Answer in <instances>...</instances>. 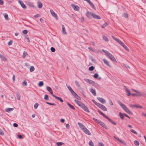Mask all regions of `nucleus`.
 Returning a JSON list of instances; mask_svg holds the SVG:
<instances>
[{
    "label": "nucleus",
    "instance_id": "774afa93",
    "mask_svg": "<svg viewBox=\"0 0 146 146\" xmlns=\"http://www.w3.org/2000/svg\"><path fill=\"white\" fill-rule=\"evenodd\" d=\"M12 44V41L11 40L9 41L8 43V44L9 45H11Z\"/></svg>",
    "mask_w": 146,
    "mask_h": 146
},
{
    "label": "nucleus",
    "instance_id": "473e14b6",
    "mask_svg": "<svg viewBox=\"0 0 146 146\" xmlns=\"http://www.w3.org/2000/svg\"><path fill=\"white\" fill-rule=\"evenodd\" d=\"M103 38L104 40L106 41H108L109 40L108 38L104 35H103Z\"/></svg>",
    "mask_w": 146,
    "mask_h": 146
},
{
    "label": "nucleus",
    "instance_id": "603ef678",
    "mask_svg": "<svg viewBox=\"0 0 146 146\" xmlns=\"http://www.w3.org/2000/svg\"><path fill=\"white\" fill-rule=\"evenodd\" d=\"M44 99L46 100H48V96L47 95L45 94L44 95Z\"/></svg>",
    "mask_w": 146,
    "mask_h": 146
},
{
    "label": "nucleus",
    "instance_id": "aec40b11",
    "mask_svg": "<svg viewBox=\"0 0 146 146\" xmlns=\"http://www.w3.org/2000/svg\"><path fill=\"white\" fill-rule=\"evenodd\" d=\"M112 37L114 40H115L116 42H117L119 44H121L122 42L121 41V40H119L116 38L114 37L113 36H112Z\"/></svg>",
    "mask_w": 146,
    "mask_h": 146
},
{
    "label": "nucleus",
    "instance_id": "0e129e2a",
    "mask_svg": "<svg viewBox=\"0 0 146 146\" xmlns=\"http://www.w3.org/2000/svg\"><path fill=\"white\" fill-rule=\"evenodd\" d=\"M93 119L96 121L97 123H100V121H99V120H98L96 119L95 118H93Z\"/></svg>",
    "mask_w": 146,
    "mask_h": 146
},
{
    "label": "nucleus",
    "instance_id": "dca6fc26",
    "mask_svg": "<svg viewBox=\"0 0 146 146\" xmlns=\"http://www.w3.org/2000/svg\"><path fill=\"white\" fill-rule=\"evenodd\" d=\"M92 17H93L94 18L98 19H101V17L99 16L96 15L94 13H93Z\"/></svg>",
    "mask_w": 146,
    "mask_h": 146
},
{
    "label": "nucleus",
    "instance_id": "a19ab883",
    "mask_svg": "<svg viewBox=\"0 0 146 146\" xmlns=\"http://www.w3.org/2000/svg\"><path fill=\"white\" fill-rule=\"evenodd\" d=\"M130 131L132 133L135 134H136V135H137V133L133 129H131L130 130Z\"/></svg>",
    "mask_w": 146,
    "mask_h": 146
},
{
    "label": "nucleus",
    "instance_id": "7ed1b4c3",
    "mask_svg": "<svg viewBox=\"0 0 146 146\" xmlns=\"http://www.w3.org/2000/svg\"><path fill=\"white\" fill-rule=\"evenodd\" d=\"M102 51L105 53L106 55L111 60L115 62H117L115 58L108 51L105 50L104 49H102Z\"/></svg>",
    "mask_w": 146,
    "mask_h": 146
},
{
    "label": "nucleus",
    "instance_id": "09e8293b",
    "mask_svg": "<svg viewBox=\"0 0 146 146\" xmlns=\"http://www.w3.org/2000/svg\"><path fill=\"white\" fill-rule=\"evenodd\" d=\"M17 98L19 100H20V96L19 94H17Z\"/></svg>",
    "mask_w": 146,
    "mask_h": 146
},
{
    "label": "nucleus",
    "instance_id": "680f3d73",
    "mask_svg": "<svg viewBox=\"0 0 146 146\" xmlns=\"http://www.w3.org/2000/svg\"><path fill=\"white\" fill-rule=\"evenodd\" d=\"M99 146H104V144L102 143L99 142L98 143Z\"/></svg>",
    "mask_w": 146,
    "mask_h": 146
},
{
    "label": "nucleus",
    "instance_id": "9b49d317",
    "mask_svg": "<svg viewBox=\"0 0 146 146\" xmlns=\"http://www.w3.org/2000/svg\"><path fill=\"white\" fill-rule=\"evenodd\" d=\"M97 99L102 103L104 104L106 102V100L103 98L98 97L97 98Z\"/></svg>",
    "mask_w": 146,
    "mask_h": 146
},
{
    "label": "nucleus",
    "instance_id": "bf43d9fd",
    "mask_svg": "<svg viewBox=\"0 0 146 146\" xmlns=\"http://www.w3.org/2000/svg\"><path fill=\"white\" fill-rule=\"evenodd\" d=\"M94 67L93 66H91L89 68V70L90 71H92L94 70Z\"/></svg>",
    "mask_w": 146,
    "mask_h": 146
},
{
    "label": "nucleus",
    "instance_id": "ddd939ff",
    "mask_svg": "<svg viewBox=\"0 0 146 146\" xmlns=\"http://www.w3.org/2000/svg\"><path fill=\"white\" fill-rule=\"evenodd\" d=\"M124 88L125 90L126 93H127V95L128 96H130L131 94L130 90L127 88L126 86H124Z\"/></svg>",
    "mask_w": 146,
    "mask_h": 146
},
{
    "label": "nucleus",
    "instance_id": "423d86ee",
    "mask_svg": "<svg viewBox=\"0 0 146 146\" xmlns=\"http://www.w3.org/2000/svg\"><path fill=\"white\" fill-rule=\"evenodd\" d=\"M84 111L88 112L90 113V111L88 108L83 104L80 107Z\"/></svg>",
    "mask_w": 146,
    "mask_h": 146
},
{
    "label": "nucleus",
    "instance_id": "f3484780",
    "mask_svg": "<svg viewBox=\"0 0 146 146\" xmlns=\"http://www.w3.org/2000/svg\"><path fill=\"white\" fill-rule=\"evenodd\" d=\"M92 17H93L94 18L98 19H101V17L99 16L96 15L94 13H93Z\"/></svg>",
    "mask_w": 146,
    "mask_h": 146
},
{
    "label": "nucleus",
    "instance_id": "13d9d810",
    "mask_svg": "<svg viewBox=\"0 0 146 146\" xmlns=\"http://www.w3.org/2000/svg\"><path fill=\"white\" fill-rule=\"evenodd\" d=\"M46 103L48 104H49L50 105H52V106H55V104L54 103H50L48 102H46Z\"/></svg>",
    "mask_w": 146,
    "mask_h": 146
},
{
    "label": "nucleus",
    "instance_id": "e433bc0d",
    "mask_svg": "<svg viewBox=\"0 0 146 146\" xmlns=\"http://www.w3.org/2000/svg\"><path fill=\"white\" fill-rule=\"evenodd\" d=\"M64 143L61 142H58L56 143V145L58 146H60L64 144Z\"/></svg>",
    "mask_w": 146,
    "mask_h": 146
},
{
    "label": "nucleus",
    "instance_id": "37998d69",
    "mask_svg": "<svg viewBox=\"0 0 146 146\" xmlns=\"http://www.w3.org/2000/svg\"><path fill=\"white\" fill-rule=\"evenodd\" d=\"M75 84L78 87H80V85H79L78 82L77 81H75Z\"/></svg>",
    "mask_w": 146,
    "mask_h": 146
},
{
    "label": "nucleus",
    "instance_id": "bb28decb",
    "mask_svg": "<svg viewBox=\"0 0 146 146\" xmlns=\"http://www.w3.org/2000/svg\"><path fill=\"white\" fill-rule=\"evenodd\" d=\"M120 45L123 47L127 51H129V49L126 46L125 44L122 42L120 44Z\"/></svg>",
    "mask_w": 146,
    "mask_h": 146
},
{
    "label": "nucleus",
    "instance_id": "7c9ffc66",
    "mask_svg": "<svg viewBox=\"0 0 146 146\" xmlns=\"http://www.w3.org/2000/svg\"><path fill=\"white\" fill-rule=\"evenodd\" d=\"M27 55L28 54L27 52L25 51H24L23 52L22 57L23 58H25Z\"/></svg>",
    "mask_w": 146,
    "mask_h": 146
},
{
    "label": "nucleus",
    "instance_id": "4d7b16f0",
    "mask_svg": "<svg viewBox=\"0 0 146 146\" xmlns=\"http://www.w3.org/2000/svg\"><path fill=\"white\" fill-rule=\"evenodd\" d=\"M0 134L2 135H3L4 133L2 130L0 129Z\"/></svg>",
    "mask_w": 146,
    "mask_h": 146
},
{
    "label": "nucleus",
    "instance_id": "f03ea898",
    "mask_svg": "<svg viewBox=\"0 0 146 146\" xmlns=\"http://www.w3.org/2000/svg\"><path fill=\"white\" fill-rule=\"evenodd\" d=\"M78 124L80 128L86 134L89 135H91V133L90 131L84 126V125L80 122H78Z\"/></svg>",
    "mask_w": 146,
    "mask_h": 146
},
{
    "label": "nucleus",
    "instance_id": "f257e3e1",
    "mask_svg": "<svg viewBox=\"0 0 146 146\" xmlns=\"http://www.w3.org/2000/svg\"><path fill=\"white\" fill-rule=\"evenodd\" d=\"M117 102L118 104L120 105L121 108L123 109V110L127 113L131 115L132 114V113L124 104L122 103L120 101H118Z\"/></svg>",
    "mask_w": 146,
    "mask_h": 146
},
{
    "label": "nucleus",
    "instance_id": "393cba45",
    "mask_svg": "<svg viewBox=\"0 0 146 146\" xmlns=\"http://www.w3.org/2000/svg\"><path fill=\"white\" fill-rule=\"evenodd\" d=\"M27 5L30 7H32L34 8V6L33 5V4L31 2L29 1H27Z\"/></svg>",
    "mask_w": 146,
    "mask_h": 146
},
{
    "label": "nucleus",
    "instance_id": "0eeeda50",
    "mask_svg": "<svg viewBox=\"0 0 146 146\" xmlns=\"http://www.w3.org/2000/svg\"><path fill=\"white\" fill-rule=\"evenodd\" d=\"M50 13L51 14L52 16L55 18L56 20H58V18L56 14L54 11L50 9Z\"/></svg>",
    "mask_w": 146,
    "mask_h": 146
},
{
    "label": "nucleus",
    "instance_id": "052dcab7",
    "mask_svg": "<svg viewBox=\"0 0 146 146\" xmlns=\"http://www.w3.org/2000/svg\"><path fill=\"white\" fill-rule=\"evenodd\" d=\"M119 141L120 142V143L123 144V145H125L126 144L125 143H124L123 141L122 140L120 139Z\"/></svg>",
    "mask_w": 146,
    "mask_h": 146
},
{
    "label": "nucleus",
    "instance_id": "c03bdc74",
    "mask_svg": "<svg viewBox=\"0 0 146 146\" xmlns=\"http://www.w3.org/2000/svg\"><path fill=\"white\" fill-rule=\"evenodd\" d=\"M89 144L91 146H94V143L92 141H89Z\"/></svg>",
    "mask_w": 146,
    "mask_h": 146
},
{
    "label": "nucleus",
    "instance_id": "4468645a",
    "mask_svg": "<svg viewBox=\"0 0 146 146\" xmlns=\"http://www.w3.org/2000/svg\"><path fill=\"white\" fill-rule=\"evenodd\" d=\"M46 89L52 95H52H54L53 94V91L52 90L50 87L49 86H47L46 87Z\"/></svg>",
    "mask_w": 146,
    "mask_h": 146
},
{
    "label": "nucleus",
    "instance_id": "72a5a7b5",
    "mask_svg": "<svg viewBox=\"0 0 146 146\" xmlns=\"http://www.w3.org/2000/svg\"><path fill=\"white\" fill-rule=\"evenodd\" d=\"M35 68L33 66H31L30 68V72H33L35 70Z\"/></svg>",
    "mask_w": 146,
    "mask_h": 146
},
{
    "label": "nucleus",
    "instance_id": "5fc2aeb1",
    "mask_svg": "<svg viewBox=\"0 0 146 146\" xmlns=\"http://www.w3.org/2000/svg\"><path fill=\"white\" fill-rule=\"evenodd\" d=\"M70 92L74 96H75L76 94L73 90L71 91Z\"/></svg>",
    "mask_w": 146,
    "mask_h": 146
},
{
    "label": "nucleus",
    "instance_id": "5701e85b",
    "mask_svg": "<svg viewBox=\"0 0 146 146\" xmlns=\"http://www.w3.org/2000/svg\"><path fill=\"white\" fill-rule=\"evenodd\" d=\"M103 61L104 63V64L106 65L107 66H109L110 67H111V66L110 65L109 62L107 60H106L105 59H104L103 60Z\"/></svg>",
    "mask_w": 146,
    "mask_h": 146
},
{
    "label": "nucleus",
    "instance_id": "2eb2a0df",
    "mask_svg": "<svg viewBox=\"0 0 146 146\" xmlns=\"http://www.w3.org/2000/svg\"><path fill=\"white\" fill-rule=\"evenodd\" d=\"M62 33L63 34H66L67 33L65 27L63 25H62Z\"/></svg>",
    "mask_w": 146,
    "mask_h": 146
},
{
    "label": "nucleus",
    "instance_id": "a878e982",
    "mask_svg": "<svg viewBox=\"0 0 146 146\" xmlns=\"http://www.w3.org/2000/svg\"><path fill=\"white\" fill-rule=\"evenodd\" d=\"M13 110V108H5V111L7 112H9Z\"/></svg>",
    "mask_w": 146,
    "mask_h": 146
},
{
    "label": "nucleus",
    "instance_id": "58836bf2",
    "mask_svg": "<svg viewBox=\"0 0 146 146\" xmlns=\"http://www.w3.org/2000/svg\"><path fill=\"white\" fill-rule=\"evenodd\" d=\"M137 96H141L142 94V93L141 92H140L138 91H137Z\"/></svg>",
    "mask_w": 146,
    "mask_h": 146
},
{
    "label": "nucleus",
    "instance_id": "b1692460",
    "mask_svg": "<svg viewBox=\"0 0 146 146\" xmlns=\"http://www.w3.org/2000/svg\"><path fill=\"white\" fill-rule=\"evenodd\" d=\"M90 91L91 92V93L93 94L94 95L96 96V90L95 89L91 88L90 89Z\"/></svg>",
    "mask_w": 146,
    "mask_h": 146
},
{
    "label": "nucleus",
    "instance_id": "f704fd0d",
    "mask_svg": "<svg viewBox=\"0 0 146 146\" xmlns=\"http://www.w3.org/2000/svg\"><path fill=\"white\" fill-rule=\"evenodd\" d=\"M119 116L122 119H124V114H122L121 112L119 113Z\"/></svg>",
    "mask_w": 146,
    "mask_h": 146
},
{
    "label": "nucleus",
    "instance_id": "de8ad7c7",
    "mask_svg": "<svg viewBox=\"0 0 146 146\" xmlns=\"http://www.w3.org/2000/svg\"><path fill=\"white\" fill-rule=\"evenodd\" d=\"M66 86L68 88L70 92L73 90L71 88V87L70 86L68 85Z\"/></svg>",
    "mask_w": 146,
    "mask_h": 146
},
{
    "label": "nucleus",
    "instance_id": "2f4dec72",
    "mask_svg": "<svg viewBox=\"0 0 146 146\" xmlns=\"http://www.w3.org/2000/svg\"><path fill=\"white\" fill-rule=\"evenodd\" d=\"M42 3L39 2H38V7L39 8H41L42 7Z\"/></svg>",
    "mask_w": 146,
    "mask_h": 146
},
{
    "label": "nucleus",
    "instance_id": "c756f323",
    "mask_svg": "<svg viewBox=\"0 0 146 146\" xmlns=\"http://www.w3.org/2000/svg\"><path fill=\"white\" fill-rule=\"evenodd\" d=\"M0 57L3 60V61H6L7 60V58L3 55H0Z\"/></svg>",
    "mask_w": 146,
    "mask_h": 146
},
{
    "label": "nucleus",
    "instance_id": "c85d7f7f",
    "mask_svg": "<svg viewBox=\"0 0 146 146\" xmlns=\"http://www.w3.org/2000/svg\"><path fill=\"white\" fill-rule=\"evenodd\" d=\"M66 103L70 108L73 110H74L75 109V108L73 105H71L68 102H67Z\"/></svg>",
    "mask_w": 146,
    "mask_h": 146
},
{
    "label": "nucleus",
    "instance_id": "412c9836",
    "mask_svg": "<svg viewBox=\"0 0 146 146\" xmlns=\"http://www.w3.org/2000/svg\"><path fill=\"white\" fill-rule=\"evenodd\" d=\"M112 37L114 40H115L116 42H117L119 44H121L122 42L121 41V40H119L116 38L114 37L113 36H112Z\"/></svg>",
    "mask_w": 146,
    "mask_h": 146
},
{
    "label": "nucleus",
    "instance_id": "9d476101",
    "mask_svg": "<svg viewBox=\"0 0 146 146\" xmlns=\"http://www.w3.org/2000/svg\"><path fill=\"white\" fill-rule=\"evenodd\" d=\"M93 13V12H92L88 11L86 13V16L88 18L91 19L92 18Z\"/></svg>",
    "mask_w": 146,
    "mask_h": 146
},
{
    "label": "nucleus",
    "instance_id": "4c0bfd02",
    "mask_svg": "<svg viewBox=\"0 0 146 146\" xmlns=\"http://www.w3.org/2000/svg\"><path fill=\"white\" fill-rule=\"evenodd\" d=\"M134 143L137 146H138L139 144V142L137 140L135 141Z\"/></svg>",
    "mask_w": 146,
    "mask_h": 146
},
{
    "label": "nucleus",
    "instance_id": "20e7f679",
    "mask_svg": "<svg viewBox=\"0 0 146 146\" xmlns=\"http://www.w3.org/2000/svg\"><path fill=\"white\" fill-rule=\"evenodd\" d=\"M98 111L104 117L108 119L110 122L113 125H116V123L114 122L113 121L111 120L110 118H109L105 114H104L103 113L101 112L99 110H98Z\"/></svg>",
    "mask_w": 146,
    "mask_h": 146
},
{
    "label": "nucleus",
    "instance_id": "6e6552de",
    "mask_svg": "<svg viewBox=\"0 0 146 146\" xmlns=\"http://www.w3.org/2000/svg\"><path fill=\"white\" fill-rule=\"evenodd\" d=\"M129 106L132 108H143V107L141 106H138L137 105H132V104H130L129 105Z\"/></svg>",
    "mask_w": 146,
    "mask_h": 146
},
{
    "label": "nucleus",
    "instance_id": "69168bd1",
    "mask_svg": "<svg viewBox=\"0 0 146 146\" xmlns=\"http://www.w3.org/2000/svg\"><path fill=\"white\" fill-rule=\"evenodd\" d=\"M25 40L26 41H27L28 42H29L30 41L29 38L28 37H26L25 38Z\"/></svg>",
    "mask_w": 146,
    "mask_h": 146
},
{
    "label": "nucleus",
    "instance_id": "cd10ccee",
    "mask_svg": "<svg viewBox=\"0 0 146 146\" xmlns=\"http://www.w3.org/2000/svg\"><path fill=\"white\" fill-rule=\"evenodd\" d=\"M84 80L87 83H88L90 84H92L93 83V81L89 79H84Z\"/></svg>",
    "mask_w": 146,
    "mask_h": 146
},
{
    "label": "nucleus",
    "instance_id": "39448f33",
    "mask_svg": "<svg viewBox=\"0 0 146 146\" xmlns=\"http://www.w3.org/2000/svg\"><path fill=\"white\" fill-rule=\"evenodd\" d=\"M98 106L100 109H101L102 110L104 111H107V109L106 107L104 105L102 104H98Z\"/></svg>",
    "mask_w": 146,
    "mask_h": 146
},
{
    "label": "nucleus",
    "instance_id": "c9c22d12",
    "mask_svg": "<svg viewBox=\"0 0 146 146\" xmlns=\"http://www.w3.org/2000/svg\"><path fill=\"white\" fill-rule=\"evenodd\" d=\"M4 17L6 20H9V17L7 13H5L4 14Z\"/></svg>",
    "mask_w": 146,
    "mask_h": 146
},
{
    "label": "nucleus",
    "instance_id": "4be33fe9",
    "mask_svg": "<svg viewBox=\"0 0 146 146\" xmlns=\"http://www.w3.org/2000/svg\"><path fill=\"white\" fill-rule=\"evenodd\" d=\"M74 101L80 107H81V106H82V105L83 104L80 102L79 101L77 100H75Z\"/></svg>",
    "mask_w": 146,
    "mask_h": 146
},
{
    "label": "nucleus",
    "instance_id": "a211bd4d",
    "mask_svg": "<svg viewBox=\"0 0 146 146\" xmlns=\"http://www.w3.org/2000/svg\"><path fill=\"white\" fill-rule=\"evenodd\" d=\"M52 96L53 97H54L57 100H59L60 102H63V100L60 98L59 97H58L54 95H52Z\"/></svg>",
    "mask_w": 146,
    "mask_h": 146
},
{
    "label": "nucleus",
    "instance_id": "8fccbe9b",
    "mask_svg": "<svg viewBox=\"0 0 146 146\" xmlns=\"http://www.w3.org/2000/svg\"><path fill=\"white\" fill-rule=\"evenodd\" d=\"M93 76L94 78H97L98 76V74L96 73Z\"/></svg>",
    "mask_w": 146,
    "mask_h": 146
},
{
    "label": "nucleus",
    "instance_id": "a18cd8bd",
    "mask_svg": "<svg viewBox=\"0 0 146 146\" xmlns=\"http://www.w3.org/2000/svg\"><path fill=\"white\" fill-rule=\"evenodd\" d=\"M38 106V104L37 103H36L34 105V108L35 109H36L37 108Z\"/></svg>",
    "mask_w": 146,
    "mask_h": 146
},
{
    "label": "nucleus",
    "instance_id": "49530a36",
    "mask_svg": "<svg viewBox=\"0 0 146 146\" xmlns=\"http://www.w3.org/2000/svg\"><path fill=\"white\" fill-rule=\"evenodd\" d=\"M123 16L125 18H127L128 17V15L127 14L125 13L123 14Z\"/></svg>",
    "mask_w": 146,
    "mask_h": 146
},
{
    "label": "nucleus",
    "instance_id": "e2e57ef3",
    "mask_svg": "<svg viewBox=\"0 0 146 146\" xmlns=\"http://www.w3.org/2000/svg\"><path fill=\"white\" fill-rule=\"evenodd\" d=\"M74 96L77 99H78L80 100V97L79 96H78L77 94H76V95Z\"/></svg>",
    "mask_w": 146,
    "mask_h": 146
},
{
    "label": "nucleus",
    "instance_id": "1a4fd4ad",
    "mask_svg": "<svg viewBox=\"0 0 146 146\" xmlns=\"http://www.w3.org/2000/svg\"><path fill=\"white\" fill-rule=\"evenodd\" d=\"M71 6L75 11H78L79 10V7L75 4H72Z\"/></svg>",
    "mask_w": 146,
    "mask_h": 146
},
{
    "label": "nucleus",
    "instance_id": "6ab92c4d",
    "mask_svg": "<svg viewBox=\"0 0 146 146\" xmlns=\"http://www.w3.org/2000/svg\"><path fill=\"white\" fill-rule=\"evenodd\" d=\"M99 124L105 128L106 129H108V127L104 123L100 121Z\"/></svg>",
    "mask_w": 146,
    "mask_h": 146
},
{
    "label": "nucleus",
    "instance_id": "864d4df0",
    "mask_svg": "<svg viewBox=\"0 0 146 146\" xmlns=\"http://www.w3.org/2000/svg\"><path fill=\"white\" fill-rule=\"evenodd\" d=\"M88 49L90 50L91 51H92V52L94 51V49L93 48L91 47H89L88 48Z\"/></svg>",
    "mask_w": 146,
    "mask_h": 146
},
{
    "label": "nucleus",
    "instance_id": "3c124183",
    "mask_svg": "<svg viewBox=\"0 0 146 146\" xmlns=\"http://www.w3.org/2000/svg\"><path fill=\"white\" fill-rule=\"evenodd\" d=\"M92 102L94 103L97 106H98V104H100V103H97L94 100H92Z\"/></svg>",
    "mask_w": 146,
    "mask_h": 146
},
{
    "label": "nucleus",
    "instance_id": "79ce46f5",
    "mask_svg": "<svg viewBox=\"0 0 146 146\" xmlns=\"http://www.w3.org/2000/svg\"><path fill=\"white\" fill-rule=\"evenodd\" d=\"M43 85V83L42 81H40L39 82L38 84V86L41 87Z\"/></svg>",
    "mask_w": 146,
    "mask_h": 146
},
{
    "label": "nucleus",
    "instance_id": "338daca9",
    "mask_svg": "<svg viewBox=\"0 0 146 146\" xmlns=\"http://www.w3.org/2000/svg\"><path fill=\"white\" fill-rule=\"evenodd\" d=\"M23 33L25 34H27V30H24L23 31Z\"/></svg>",
    "mask_w": 146,
    "mask_h": 146
},
{
    "label": "nucleus",
    "instance_id": "f8f14e48",
    "mask_svg": "<svg viewBox=\"0 0 146 146\" xmlns=\"http://www.w3.org/2000/svg\"><path fill=\"white\" fill-rule=\"evenodd\" d=\"M18 2L23 8L25 9L26 8V6L22 1L20 0H19Z\"/></svg>",
    "mask_w": 146,
    "mask_h": 146
},
{
    "label": "nucleus",
    "instance_id": "ea45409f",
    "mask_svg": "<svg viewBox=\"0 0 146 146\" xmlns=\"http://www.w3.org/2000/svg\"><path fill=\"white\" fill-rule=\"evenodd\" d=\"M108 25V24L107 23H105L102 26V28H104L106 27Z\"/></svg>",
    "mask_w": 146,
    "mask_h": 146
},
{
    "label": "nucleus",
    "instance_id": "6e6d98bb",
    "mask_svg": "<svg viewBox=\"0 0 146 146\" xmlns=\"http://www.w3.org/2000/svg\"><path fill=\"white\" fill-rule=\"evenodd\" d=\"M50 50H51V51L52 52H54L55 51V49L54 47H51L50 48Z\"/></svg>",
    "mask_w": 146,
    "mask_h": 146
}]
</instances>
